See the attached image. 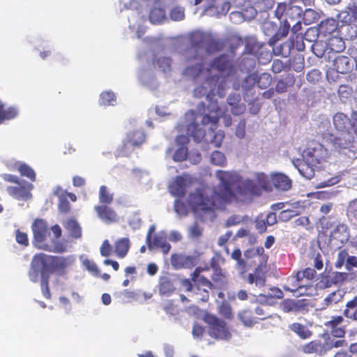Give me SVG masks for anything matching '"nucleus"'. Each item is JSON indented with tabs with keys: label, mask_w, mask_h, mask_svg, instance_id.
<instances>
[{
	"label": "nucleus",
	"mask_w": 357,
	"mask_h": 357,
	"mask_svg": "<svg viewBox=\"0 0 357 357\" xmlns=\"http://www.w3.org/2000/svg\"><path fill=\"white\" fill-rule=\"evenodd\" d=\"M238 319L246 327H252L256 321L254 320L252 312L249 310H243L238 314Z\"/></svg>",
	"instance_id": "44"
},
{
	"label": "nucleus",
	"mask_w": 357,
	"mask_h": 357,
	"mask_svg": "<svg viewBox=\"0 0 357 357\" xmlns=\"http://www.w3.org/2000/svg\"><path fill=\"white\" fill-rule=\"evenodd\" d=\"M303 351L307 354L316 353L322 354L325 353L324 346L319 341H312L303 347Z\"/></svg>",
	"instance_id": "41"
},
{
	"label": "nucleus",
	"mask_w": 357,
	"mask_h": 357,
	"mask_svg": "<svg viewBox=\"0 0 357 357\" xmlns=\"http://www.w3.org/2000/svg\"><path fill=\"white\" fill-rule=\"evenodd\" d=\"M188 154L187 148L185 146H181L174 153L173 160L178 162L183 161L187 158Z\"/></svg>",
	"instance_id": "56"
},
{
	"label": "nucleus",
	"mask_w": 357,
	"mask_h": 357,
	"mask_svg": "<svg viewBox=\"0 0 357 357\" xmlns=\"http://www.w3.org/2000/svg\"><path fill=\"white\" fill-rule=\"evenodd\" d=\"M280 307L284 312H297L302 309V304L300 301L287 299L280 303Z\"/></svg>",
	"instance_id": "33"
},
{
	"label": "nucleus",
	"mask_w": 357,
	"mask_h": 357,
	"mask_svg": "<svg viewBox=\"0 0 357 357\" xmlns=\"http://www.w3.org/2000/svg\"><path fill=\"white\" fill-rule=\"evenodd\" d=\"M302 208L287 209L281 211L278 215V219L282 222H287L295 216L301 213Z\"/></svg>",
	"instance_id": "45"
},
{
	"label": "nucleus",
	"mask_w": 357,
	"mask_h": 357,
	"mask_svg": "<svg viewBox=\"0 0 357 357\" xmlns=\"http://www.w3.org/2000/svg\"><path fill=\"white\" fill-rule=\"evenodd\" d=\"M183 287L186 288L187 291L192 292L195 295L201 294L202 290L199 287L193 286L189 280H183L181 282Z\"/></svg>",
	"instance_id": "61"
},
{
	"label": "nucleus",
	"mask_w": 357,
	"mask_h": 357,
	"mask_svg": "<svg viewBox=\"0 0 357 357\" xmlns=\"http://www.w3.org/2000/svg\"><path fill=\"white\" fill-rule=\"evenodd\" d=\"M80 259L82 260V264L86 268V269H87L93 275H98L100 274L98 268L94 261L84 257L83 256L80 257Z\"/></svg>",
	"instance_id": "48"
},
{
	"label": "nucleus",
	"mask_w": 357,
	"mask_h": 357,
	"mask_svg": "<svg viewBox=\"0 0 357 357\" xmlns=\"http://www.w3.org/2000/svg\"><path fill=\"white\" fill-rule=\"evenodd\" d=\"M204 320L208 325V335L211 337L223 340H229L231 337L227 323L224 320L211 314H206Z\"/></svg>",
	"instance_id": "11"
},
{
	"label": "nucleus",
	"mask_w": 357,
	"mask_h": 357,
	"mask_svg": "<svg viewBox=\"0 0 357 357\" xmlns=\"http://www.w3.org/2000/svg\"><path fill=\"white\" fill-rule=\"evenodd\" d=\"M139 79L142 84L151 90H155L158 87V82L151 67L143 68L139 70Z\"/></svg>",
	"instance_id": "21"
},
{
	"label": "nucleus",
	"mask_w": 357,
	"mask_h": 357,
	"mask_svg": "<svg viewBox=\"0 0 357 357\" xmlns=\"http://www.w3.org/2000/svg\"><path fill=\"white\" fill-rule=\"evenodd\" d=\"M254 181L257 183V185L259 186V190L261 192V190L268 188L270 184V178L268 175L264 173H256L255 174Z\"/></svg>",
	"instance_id": "43"
},
{
	"label": "nucleus",
	"mask_w": 357,
	"mask_h": 357,
	"mask_svg": "<svg viewBox=\"0 0 357 357\" xmlns=\"http://www.w3.org/2000/svg\"><path fill=\"white\" fill-rule=\"evenodd\" d=\"M195 192H194L195 193ZM193 194V192H192ZM191 195V193L190 194ZM190 196V195H189ZM188 205H185L184 203L180 202L176 199L174 203V211L179 215H187L189 208H191L195 213H199L201 211L207 212L211 211V210H202V209H196L193 207V206L190 204V197L188 199Z\"/></svg>",
	"instance_id": "30"
},
{
	"label": "nucleus",
	"mask_w": 357,
	"mask_h": 357,
	"mask_svg": "<svg viewBox=\"0 0 357 357\" xmlns=\"http://www.w3.org/2000/svg\"><path fill=\"white\" fill-rule=\"evenodd\" d=\"M339 18L343 22H357V6L354 2L349 3L346 9L339 14Z\"/></svg>",
	"instance_id": "28"
},
{
	"label": "nucleus",
	"mask_w": 357,
	"mask_h": 357,
	"mask_svg": "<svg viewBox=\"0 0 357 357\" xmlns=\"http://www.w3.org/2000/svg\"><path fill=\"white\" fill-rule=\"evenodd\" d=\"M130 241L128 238H122L115 243V252L118 257H124L129 250Z\"/></svg>",
	"instance_id": "38"
},
{
	"label": "nucleus",
	"mask_w": 357,
	"mask_h": 357,
	"mask_svg": "<svg viewBox=\"0 0 357 357\" xmlns=\"http://www.w3.org/2000/svg\"><path fill=\"white\" fill-rule=\"evenodd\" d=\"M272 82V77L268 73H262L259 76L257 75V84L261 89L268 87Z\"/></svg>",
	"instance_id": "49"
},
{
	"label": "nucleus",
	"mask_w": 357,
	"mask_h": 357,
	"mask_svg": "<svg viewBox=\"0 0 357 357\" xmlns=\"http://www.w3.org/2000/svg\"><path fill=\"white\" fill-rule=\"evenodd\" d=\"M209 107L212 110L215 109L213 114H205L203 116V112H205L204 103H200L198 106L199 114H197L193 110H190L185 114L186 121L188 122L187 132L197 142L204 139L206 142L213 144L215 147H219L225 137L224 132L222 131L214 132L211 127V131L206 134L202 127L196 122L197 119L199 118L202 119L203 126L208 123H211V126L216 125L220 116L223 114V112L217 106L216 103H211Z\"/></svg>",
	"instance_id": "2"
},
{
	"label": "nucleus",
	"mask_w": 357,
	"mask_h": 357,
	"mask_svg": "<svg viewBox=\"0 0 357 357\" xmlns=\"http://www.w3.org/2000/svg\"><path fill=\"white\" fill-rule=\"evenodd\" d=\"M171 264L176 270L192 268L198 264V257L195 255H187L185 253H175L171 256Z\"/></svg>",
	"instance_id": "12"
},
{
	"label": "nucleus",
	"mask_w": 357,
	"mask_h": 357,
	"mask_svg": "<svg viewBox=\"0 0 357 357\" xmlns=\"http://www.w3.org/2000/svg\"><path fill=\"white\" fill-rule=\"evenodd\" d=\"M204 82L198 85L193 90L195 98H202L206 96V99L211 100L215 95L222 98L226 94V81L221 75L214 74L212 77L203 79Z\"/></svg>",
	"instance_id": "6"
},
{
	"label": "nucleus",
	"mask_w": 357,
	"mask_h": 357,
	"mask_svg": "<svg viewBox=\"0 0 357 357\" xmlns=\"http://www.w3.org/2000/svg\"><path fill=\"white\" fill-rule=\"evenodd\" d=\"M291 45L290 43H284L280 45V47L274 48L273 51L275 54L282 55L284 57H287L290 54Z\"/></svg>",
	"instance_id": "57"
},
{
	"label": "nucleus",
	"mask_w": 357,
	"mask_h": 357,
	"mask_svg": "<svg viewBox=\"0 0 357 357\" xmlns=\"http://www.w3.org/2000/svg\"><path fill=\"white\" fill-rule=\"evenodd\" d=\"M337 24L334 19H327L323 21L319 24V33L327 35L334 33L337 29Z\"/></svg>",
	"instance_id": "36"
},
{
	"label": "nucleus",
	"mask_w": 357,
	"mask_h": 357,
	"mask_svg": "<svg viewBox=\"0 0 357 357\" xmlns=\"http://www.w3.org/2000/svg\"><path fill=\"white\" fill-rule=\"evenodd\" d=\"M245 50L251 54H257L261 47V44L257 41L255 37H248L245 40Z\"/></svg>",
	"instance_id": "40"
},
{
	"label": "nucleus",
	"mask_w": 357,
	"mask_h": 357,
	"mask_svg": "<svg viewBox=\"0 0 357 357\" xmlns=\"http://www.w3.org/2000/svg\"><path fill=\"white\" fill-rule=\"evenodd\" d=\"M75 261L73 256L68 257H53L50 259V272L55 271L63 274L64 270L72 265Z\"/></svg>",
	"instance_id": "16"
},
{
	"label": "nucleus",
	"mask_w": 357,
	"mask_h": 357,
	"mask_svg": "<svg viewBox=\"0 0 357 357\" xmlns=\"http://www.w3.org/2000/svg\"><path fill=\"white\" fill-rule=\"evenodd\" d=\"M147 245L149 250L155 248H160L164 255H167L171 249V245L167 241V235L164 231L155 235L153 240L148 242Z\"/></svg>",
	"instance_id": "19"
},
{
	"label": "nucleus",
	"mask_w": 357,
	"mask_h": 357,
	"mask_svg": "<svg viewBox=\"0 0 357 357\" xmlns=\"http://www.w3.org/2000/svg\"><path fill=\"white\" fill-rule=\"evenodd\" d=\"M64 227L68 231L72 237L75 238H81L82 228L75 220H67L64 224Z\"/></svg>",
	"instance_id": "35"
},
{
	"label": "nucleus",
	"mask_w": 357,
	"mask_h": 357,
	"mask_svg": "<svg viewBox=\"0 0 357 357\" xmlns=\"http://www.w3.org/2000/svg\"><path fill=\"white\" fill-rule=\"evenodd\" d=\"M139 13L138 11H132L131 17L128 16V21L130 22V29L135 32L136 36L139 38L145 33V27L142 24V22H145L143 17L139 18Z\"/></svg>",
	"instance_id": "22"
},
{
	"label": "nucleus",
	"mask_w": 357,
	"mask_h": 357,
	"mask_svg": "<svg viewBox=\"0 0 357 357\" xmlns=\"http://www.w3.org/2000/svg\"><path fill=\"white\" fill-rule=\"evenodd\" d=\"M215 176L220 181L218 190L206 186L190 195V202L195 208L212 210L222 202L231 201L235 196L234 190H236L239 175L234 172L218 170Z\"/></svg>",
	"instance_id": "1"
},
{
	"label": "nucleus",
	"mask_w": 357,
	"mask_h": 357,
	"mask_svg": "<svg viewBox=\"0 0 357 357\" xmlns=\"http://www.w3.org/2000/svg\"><path fill=\"white\" fill-rule=\"evenodd\" d=\"M236 191V193L243 196L257 195L260 193L259 186L253 179L239 180Z\"/></svg>",
	"instance_id": "17"
},
{
	"label": "nucleus",
	"mask_w": 357,
	"mask_h": 357,
	"mask_svg": "<svg viewBox=\"0 0 357 357\" xmlns=\"http://www.w3.org/2000/svg\"><path fill=\"white\" fill-rule=\"evenodd\" d=\"M290 12L298 16L303 15V20L305 24H311L316 22L319 19V13L311 8L305 9V11H303L300 6H292L287 11V14H289Z\"/></svg>",
	"instance_id": "15"
},
{
	"label": "nucleus",
	"mask_w": 357,
	"mask_h": 357,
	"mask_svg": "<svg viewBox=\"0 0 357 357\" xmlns=\"http://www.w3.org/2000/svg\"><path fill=\"white\" fill-rule=\"evenodd\" d=\"M32 230L34 236L33 244L39 249L48 252H63L66 250V245L63 243H56L48 244L47 236L50 235L47 225L42 219H37L32 225Z\"/></svg>",
	"instance_id": "7"
},
{
	"label": "nucleus",
	"mask_w": 357,
	"mask_h": 357,
	"mask_svg": "<svg viewBox=\"0 0 357 357\" xmlns=\"http://www.w3.org/2000/svg\"><path fill=\"white\" fill-rule=\"evenodd\" d=\"M146 1L149 5L152 6L149 13L150 22L153 24H158L165 21L166 14L164 7L168 4H164L162 1L160 2L159 1H158V2H151L150 1Z\"/></svg>",
	"instance_id": "14"
},
{
	"label": "nucleus",
	"mask_w": 357,
	"mask_h": 357,
	"mask_svg": "<svg viewBox=\"0 0 357 357\" xmlns=\"http://www.w3.org/2000/svg\"><path fill=\"white\" fill-rule=\"evenodd\" d=\"M100 202L105 204H110L113 200V195L107 190V187L102 185L99 192Z\"/></svg>",
	"instance_id": "51"
},
{
	"label": "nucleus",
	"mask_w": 357,
	"mask_h": 357,
	"mask_svg": "<svg viewBox=\"0 0 357 357\" xmlns=\"http://www.w3.org/2000/svg\"><path fill=\"white\" fill-rule=\"evenodd\" d=\"M127 139V142L123 144V150L121 153L122 155H127L131 146H136L142 144L145 139V135L143 131L137 130L130 133Z\"/></svg>",
	"instance_id": "20"
},
{
	"label": "nucleus",
	"mask_w": 357,
	"mask_h": 357,
	"mask_svg": "<svg viewBox=\"0 0 357 357\" xmlns=\"http://www.w3.org/2000/svg\"><path fill=\"white\" fill-rule=\"evenodd\" d=\"M19 172L22 176L29 178L32 181L36 179V174L34 170L26 164H21L18 167Z\"/></svg>",
	"instance_id": "50"
},
{
	"label": "nucleus",
	"mask_w": 357,
	"mask_h": 357,
	"mask_svg": "<svg viewBox=\"0 0 357 357\" xmlns=\"http://www.w3.org/2000/svg\"><path fill=\"white\" fill-rule=\"evenodd\" d=\"M211 162L217 166H225L227 163L225 155L218 151H213L211 155Z\"/></svg>",
	"instance_id": "47"
},
{
	"label": "nucleus",
	"mask_w": 357,
	"mask_h": 357,
	"mask_svg": "<svg viewBox=\"0 0 357 357\" xmlns=\"http://www.w3.org/2000/svg\"><path fill=\"white\" fill-rule=\"evenodd\" d=\"M289 328L301 339H307L312 335V332L309 328L300 323H293L289 326Z\"/></svg>",
	"instance_id": "37"
},
{
	"label": "nucleus",
	"mask_w": 357,
	"mask_h": 357,
	"mask_svg": "<svg viewBox=\"0 0 357 357\" xmlns=\"http://www.w3.org/2000/svg\"><path fill=\"white\" fill-rule=\"evenodd\" d=\"M232 63L234 64V66L236 69V73L234 75V76H230L229 77L228 76H222L224 79L226 81V84H227L228 82H234L233 83V88L234 89L238 91L241 88L243 89V91H248L250 89L252 86H253L257 83V75L255 73H252L249 75H248L244 79L241 84L240 85L239 83L236 82V80L238 79L240 75L239 72L243 73L245 71H249L252 70L255 66V61L252 59L249 58H243L241 61L239 66H237L236 63L234 62L232 60ZM228 87V85H227V88Z\"/></svg>",
	"instance_id": "8"
},
{
	"label": "nucleus",
	"mask_w": 357,
	"mask_h": 357,
	"mask_svg": "<svg viewBox=\"0 0 357 357\" xmlns=\"http://www.w3.org/2000/svg\"><path fill=\"white\" fill-rule=\"evenodd\" d=\"M342 298V294L340 291H333L325 298L324 302L326 305L336 303Z\"/></svg>",
	"instance_id": "60"
},
{
	"label": "nucleus",
	"mask_w": 357,
	"mask_h": 357,
	"mask_svg": "<svg viewBox=\"0 0 357 357\" xmlns=\"http://www.w3.org/2000/svg\"><path fill=\"white\" fill-rule=\"evenodd\" d=\"M347 215L350 218L357 220V199L349 203L347 208Z\"/></svg>",
	"instance_id": "62"
},
{
	"label": "nucleus",
	"mask_w": 357,
	"mask_h": 357,
	"mask_svg": "<svg viewBox=\"0 0 357 357\" xmlns=\"http://www.w3.org/2000/svg\"><path fill=\"white\" fill-rule=\"evenodd\" d=\"M347 36L357 44V26L349 25L347 27Z\"/></svg>",
	"instance_id": "64"
},
{
	"label": "nucleus",
	"mask_w": 357,
	"mask_h": 357,
	"mask_svg": "<svg viewBox=\"0 0 357 357\" xmlns=\"http://www.w3.org/2000/svg\"><path fill=\"white\" fill-rule=\"evenodd\" d=\"M190 178L188 175L177 177L169 185L170 192L175 197H182L186 190Z\"/></svg>",
	"instance_id": "18"
},
{
	"label": "nucleus",
	"mask_w": 357,
	"mask_h": 357,
	"mask_svg": "<svg viewBox=\"0 0 357 357\" xmlns=\"http://www.w3.org/2000/svg\"><path fill=\"white\" fill-rule=\"evenodd\" d=\"M220 314L225 319H230L232 318L231 307L227 301H223L219 307Z\"/></svg>",
	"instance_id": "53"
},
{
	"label": "nucleus",
	"mask_w": 357,
	"mask_h": 357,
	"mask_svg": "<svg viewBox=\"0 0 357 357\" xmlns=\"http://www.w3.org/2000/svg\"><path fill=\"white\" fill-rule=\"evenodd\" d=\"M192 47L185 54L196 55L197 50H204L207 53L218 50V44L211 34L202 31H195L189 36Z\"/></svg>",
	"instance_id": "9"
},
{
	"label": "nucleus",
	"mask_w": 357,
	"mask_h": 357,
	"mask_svg": "<svg viewBox=\"0 0 357 357\" xmlns=\"http://www.w3.org/2000/svg\"><path fill=\"white\" fill-rule=\"evenodd\" d=\"M328 45L331 50L336 52H340L345 49L344 42L340 38L337 37L330 38Z\"/></svg>",
	"instance_id": "46"
},
{
	"label": "nucleus",
	"mask_w": 357,
	"mask_h": 357,
	"mask_svg": "<svg viewBox=\"0 0 357 357\" xmlns=\"http://www.w3.org/2000/svg\"><path fill=\"white\" fill-rule=\"evenodd\" d=\"M175 289L176 287L171 278L164 276L160 279L159 291L161 295L169 296Z\"/></svg>",
	"instance_id": "32"
},
{
	"label": "nucleus",
	"mask_w": 357,
	"mask_h": 357,
	"mask_svg": "<svg viewBox=\"0 0 357 357\" xmlns=\"http://www.w3.org/2000/svg\"><path fill=\"white\" fill-rule=\"evenodd\" d=\"M184 17V8L181 7H176L171 10L170 17L174 21L182 20H183Z\"/></svg>",
	"instance_id": "59"
},
{
	"label": "nucleus",
	"mask_w": 357,
	"mask_h": 357,
	"mask_svg": "<svg viewBox=\"0 0 357 357\" xmlns=\"http://www.w3.org/2000/svg\"><path fill=\"white\" fill-rule=\"evenodd\" d=\"M155 62V61H154ZM156 65L164 74L168 75L172 71V59L167 56H160L156 61Z\"/></svg>",
	"instance_id": "42"
},
{
	"label": "nucleus",
	"mask_w": 357,
	"mask_h": 357,
	"mask_svg": "<svg viewBox=\"0 0 357 357\" xmlns=\"http://www.w3.org/2000/svg\"><path fill=\"white\" fill-rule=\"evenodd\" d=\"M202 235V229L195 223L188 228V236L192 240H197Z\"/></svg>",
	"instance_id": "52"
},
{
	"label": "nucleus",
	"mask_w": 357,
	"mask_h": 357,
	"mask_svg": "<svg viewBox=\"0 0 357 357\" xmlns=\"http://www.w3.org/2000/svg\"><path fill=\"white\" fill-rule=\"evenodd\" d=\"M227 102L231 107V112L234 115H240L245 110V105L241 102L240 94L229 95L227 99Z\"/></svg>",
	"instance_id": "24"
},
{
	"label": "nucleus",
	"mask_w": 357,
	"mask_h": 357,
	"mask_svg": "<svg viewBox=\"0 0 357 357\" xmlns=\"http://www.w3.org/2000/svg\"><path fill=\"white\" fill-rule=\"evenodd\" d=\"M19 110L16 107H5V105L0 101V124L4 121L14 119L18 115Z\"/></svg>",
	"instance_id": "31"
},
{
	"label": "nucleus",
	"mask_w": 357,
	"mask_h": 357,
	"mask_svg": "<svg viewBox=\"0 0 357 357\" xmlns=\"http://www.w3.org/2000/svg\"><path fill=\"white\" fill-rule=\"evenodd\" d=\"M331 282L333 284H338L347 280L349 275L346 273L335 272L330 274Z\"/></svg>",
	"instance_id": "54"
},
{
	"label": "nucleus",
	"mask_w": 357,
	"mask_h": 357,
	"mask_svg": "<svg viewBox=\"0 0 357 357\" xmlns=\"http://www.w3.org/2000/svg\"><path fill=\"white\" fill-rule=\"evenodd\" d=\"M50 255L40 253L34 256L31 264L33 268L42 271L41 290L43 296L47 298H50V292L48 287V276L47 275V273L50 272Z\"/></svg>",
	"instance_id": "10"
},
{
	"label": "nucleus",
	"mask_w": 357,
	"mask_h": 357,
	"mask_svg": "<svg viewBox=\"0 0 357 357\" xmlns=\"http://www.w3.org/2000/svg\"><path fill=\"white\" fill-rule=\"evenodd\" d=\"M185 58L188 63L184 69L183 75L188 79L202 81L214 74L218 73L221 76L227 75L229 77L236 73L231 55H221L215 58L206 68L202 67V58L198 54H185Z\"/></svg>",
	"instance_id": "3"
},
{
	"label": "nucleus",
	"mask_w": 357,
	"mask_h": 357,
	"mask_svg": "<svg viewBox=\"0 0 357 357\" xmlns=\"http://www.w3.org/2000/svg\"><path fill=\"white\" fill-rule=\"evenodd\" d=\"M115 101L114 94L111 91L104 92L101 93L100 103L104 105H113Z\"/></svg>",
	"instance_id": "58"
},
{
	"label": "nucleus",
	"mask_w": 357,
	"mask_h": 357,
	"mask_svg": "<svg viewBox=\"0 0 357 357\" xmlns=\"http://www.w3.org/2000/svg\"><path fill=\"white\" fill-rule=\"evenodd\" d=\"M333 122L337 132L331 136V142L336 149H349L354 140V132L357 135V112H353L351 119L337 112L333 116Z\"/></svg>",
	"instance_id": "5"
},
{
	"label": "nucleus",
	"mask_w": 357,
	"mask_h": 357,
	"mask_svg": "<svg viewBox=\"0 0 357 357\" xmlns=\"http://www.w3.org/2000/svg\"><path fill=\"white\" fill-rule=\"evenodd\" d=\"M272 182L276 189L287 191L291 187V181L289 178L281 173H275L271 175Z\"/></svg>",
	"instance_id": "25"
},
{
	"label": "nucleus",
	"mask_w": 357,
	"mask_h": 357,
	"mask_svg": "<svg viewBox=\"0 0 357 357\" xmlns=\"http://www.w3.org/2000/svg\"><path fill=\"white\" fill-rule=\"evenodd\" d=\"M262 29L266 35L271 36L268 44L271 46L274 45L276 41L280 39L278 33H275L276 27L271 22H265L262 26Z\"/></svg>",
	"instance_id": "39"
},
{
	"label": "nucleus",
	"mask_w": 357,
	"mask_h": 357,
	"mask_svg": "<svg viewBox=\"0 0 357 357\" xmlns=\"http://www.w3.org/2000/svg\"><path fill=\"white\" fill-rule=\"evenodd\" d=\"M95 210L99 218L105 222L110 223L118 220L116 212L107 206H97L95 207Z\"/></svg>",
	"instance_id": "26"
},
{
	"label": "nucleus",
	"mask_w": 357,
	"mask_h": 357,
	"mask_svg": "<svg viewBox=\"0 0 357 357\" xmlns=\"http://www.w3.org/2000/svg\"><path fill=\"white\" fill-rule=\"evenodd\" d=\"M333 66L337 73L344 74L352 69L353 64L349 57L338 56L333 61Z\"/></svg>",
	"instance_id": "27"
},
{
	"label": "nucleus",
	"mask_w": 357,
	"mask_h": 357,
	"mask_svg": "<svg viewBox=\"0 0 357 357\" xmlns=\"http://www.w3.org/2000/svg\"><path fill=\"white\" fill-rule=\"evenodd\" d=\"M302 157L303 160H294L293 164L301 175L310 179L314 176L315 171L326 161L328 153L322 144L312 142L303 151Z\"/></svg>",
	"instance_id": "4"
},
{
	"label": "nucleus",
	"mask_w": 357,
	"mask_h": 357,
	"mask_svg": "<svg viewBox=\"0 0 357 357\" xmlns=\"http://www.w3.org/2000/svg\"><path fill=\"white\" fill-rule=\"evenodd\" d=\"M347 343L344 340H335L334 339L329 338L326 343V346H324V351L326 352L327 350H329L332 348L342 347H345Z\"/></svg>",
	"instance_id": "55"
},
{
	"label": "nucleus",
	"mask_w": 357,
	"mask_h": 357,
	"mask_svg": "<svg viewBox=\"0 0 357 357\" xmlns=\"http://www.w3.org/2000/svg\"><path fill=\"white\" fill-rule=\"evenodd\" d=\"M331 237L342 244L347 243L349 238L347 227L343 224L337 225L331 231Z\"/></svg>",
	"instance_id": "29"
},
{
	"label": "nucleus",
	"mask_w": 357,
	"mask_h": 357,
	"mask_svg": "<svg viewBox=\"0 0 357 357\" xmlns=\"http://www.w3.org/2000/svg\"><path fill=\"white\" fill-rule=\"evenodd\" d=\"M337 93L340 98H348L352 93V88L347 84H342L339 86Z\"/></svg>",
	"instance_id": "63"
},
{
	"label": "nucleus",
	"mask_w": 357,
	"mask_h": 357,
	"mask_svg": "<svg viewBox=\"0 0 357 357\" xmlns=\"http://www.w3.org/2000/svg\"><path fill=\"white\" fill-rule=\"evenodd\" d=\"M245 280L249 284H255L257 287H262L266 284V273L263 270L262 266L259 265L253 271L249 273Z\"/></svg>",
	"instance_id": "23"
},
{
	"label": "nucleus",
	"mask_w": 357,
	"mask_h": 357,
	"mask_svg": "<svg viewBox=\"0 0 357 357\" xmlns=\"http://www.w3.org/2000/svg\"><path fill=\"white\" fill-rule=\"evenodd\" d=\"M32 187L31 183L20 181L16 186H8L7 191L10 196L17 200L26 201L31 197L30 190Z\"/></svg>",
	"instance_id": "13"
},
{
	"label": "nucleus",
	"mask_w": 357,
	"mask_h": 357,
	"mask_svg": "<svg viewBox=\"0 0 357 357\" xmlns=\"http://www.w3.org/2000/svg\"><path fill=\"white\" fill-rule=\"evenodd\" d=\"M343 314L347 318L357 322V296L347 303Z\"/></svg>",
	"instance_id": "34"
}]
</instances>
